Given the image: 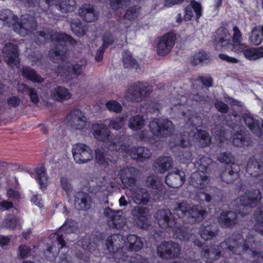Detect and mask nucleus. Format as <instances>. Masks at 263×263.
Listing matches in <instances>:
<instances>
[{"label":"nucleus","mask_w":263,"mask_h":263,"mask_svg":"<svg viewBox=\"0 0 263 263\" xmlns=\"http://www.w3.org/2000/svg\"><path fill=\"white\" fill-rule=\"evenodd\" d=\"M34 40L37 44H44L49 40L54 43L55 49L50 50L49 56L55 63H58L63 59L64 46L66 43L74 46L77 43L71 36L66 34L44 31L36 32Z\"/></svg>","instance_id":"nucleus-1"},{"label":"nucleus","mask_w":263,"mask_h":263,"mask_svg":"<svg viewBox=\"0 0 263 263\" xmlns=\"http://www.w3.org/2000/svg\"><path fill=\"white\" fill-rule=\"evenodd\" d=\"M111 151H117L129 154L133 159L138 160L143 162L149 159L151 157V153L147 148L139 146L130 147L129 146L125 144H117L112 142L109 145Z\"/></svg>","instance_id":"nucleus-2"},{"label":"nucleus","mask_w":263,"mask_h":263,"mask_svg":"<svg viewBox=\"0 0 263 263\" xmlns=\"http://www.w3.org/2000/svg\"><path fill=\"white\" fill-rule=\"evenodd\" d=\"M149 128L152 133L159 137H167L172 135L175 128L173 122L167 119H155L150 122Z\"/></svg>","instance_id":"nucleus-3"},{"label":"nucleus","mask_w":263,"mask_h":263,"mask_svg":"<svg viewBox=\"0 0 263 263\" xmlns=\"http://www.w3.org/2000/svg\"><path fill=\"white\" fill-rule=\"evenodd\" d=\"M181 249L179 245L172 241H164L157 247L158 256L164 259H175L179 257Z\"/></svg>","instance_id":"nucleus-4"},{"label":"nucleus","mask_w":263,"mask_h":263,"mask_svg":"<svg viewBox=\"0 0 263 263\" xmlns=\"http://www.w3.org/2000/svg\"><path fill=\"white\" fill-rule=\"evenodd\" d=\"M147 83L138 82L130 86L126 94V98L131 102H139L151 93Z\"/></svg>","instance_id":"nucleus-5"},{"label":"nucleus","mask_w":263,"mask_h":263,"mask_svg":"<svg viewBox=\"0 0 263 263\" xmlns=\"http://www.w3.org/2000/svg\"><path fill=\"white\" fill-rule=\"evenodd\" d=\"M95 159L100 165L107 169L109 174L116 175L119 167L117 161L113 159L110 154L105 152L104 149H97L95 151Z\"/></svg>","instance_id":"nucleus-6"},{"label":"nucleus","mask_w":263,"mask_h":263,"mask_svg":"<svg viewBox=\"0 0 263 263\" xmlns=\"http://www.w3.org/2000/svg\"><path fill=\"white\" fill-rule=\"evenodd\" d=\"M78 226L77 222L74 220H68L64 223L54 234V237L57 242L59 248H63L66 245V240H68L67 235L70 234L75 233L77 232Z\"/></svg>","instance_id":"nucleus-7"},{"label":"nucleus","mask_w":263,"mask_h":263,"mask_svg":"<svg viewBox=\"0 0 263 263\" xmlns=\"http://www.w3.org/2000/svg\"><path fill=\"white\" fill-rule=\"evenodd\" d=\"M44 2L46 6L43 5L44 11L54 7L62 13L67 14L74 11L76 7L75 0H44Z\"/></svg>","instance_id":"nucleus-8"},{"label":"nucleus","mask_w":263,"mask_h":263,"mask_svg":"<svg viewBox=\"0 0 263 263\" xmlns=\"http://www.w3.org/2000/svg\"><path fill=\"white\" fill-rule=\"evenodd\" d=\"M4 61L10 67H18L20 64L18 47L11 43L5 45L2 49Z\"/></svg>","instance_id":"nucleus-9"},{"label":"nucleus","mask_w":263,"mask_h":263,"mask_svg":"<svg viewBox=\"0 0 263 263\" xmlns=\"http://www.w3.org/2000/svg\"><path fill=\"white\" fill-rule=\"evenodd\" d=\"M72 153L74 160L78 164L87 163L93 158L92 150L84 144L77 143L73 145Z\"/></svg>","instance_id":"nucleus-10"},{"label":"nucleus","mask_w":263,"mask_h":263,"mask_svg":"<svg viewBox=\"0 0 263 263\" xmlns=\"http://www.w3.org/2000/svg\"><path fill=\"white\" fill-rule=\"evenodd\" d=\"M104 215L107 218L108 226L113 229H119L125 224V219L122 210H113L109 208L105 209Z\"/></svg>","instance_id":"nucleus-11"},{"label":"nucleus","mask_w":263,"mask_h":263,"mask_svg":"<svg viewBox=\"0 0 263 263\" xmlns=\"http://www.w3.org/2000/svg\"><path fill=\"white\" fill-rule=\"evenodd\" d=\"M176 35L169 32L161 36L157 44L156 51L159 56H165L171 51L175 45Z\"/></svg>","instance_id":"nucleus-12"},{"label":"nucleus","mask_w":263,"mask_h":263,"mask_svg":"<svg viewBox=\"0 0 263 263\" xmlns=\"http://www.w3.org/2000/svg\"><path fill=\"white\" fill-rule=\"evenodd\" d=\"M67 124L74 129H82L86 125V118L79 109H74L67 116Z\"/></svg>","instance_id":"nucleus-13"},{"label":"nucleus","mask_w":263,"mask_h":263,"mask_svg":"<svg viewBox=\"0 0 263 263\" xmlns=\"http://www.w3.org/2000/svg\"><path fill=\"white\" fill-rule=\"evenodd\" d=\"M245 194L246 195V197L248 199V202L247 203L241 202L240 208L241 207L242 208V211H241L239 210L238 212L234 213L236 218L233 219L231 218V227L237 223V218L239 216L244 217L248 214L247 211H245V210L247 209V206L250 204V203L257 201L258 199L260 198L259 196L260 195V192L258 190H253L251 191H247L245 192Z\"/></svg>","instance_id":"nucleus-14"},{"label":"nucleus","mask_w":263,"mask_h":263,"mask_svg":"<svg viewBox=\"0 0 263 263\" xmlns=\"http://www.w3.org/2000/svg\"><path fill=\"white\" fill-rule=\"evenodd\" d=\"M238 52L243 53V57L248 61H255L263 58V45L258 47H249L245 44L240 45Z\"/></svg>","instance_id":"nucleus-15"},{"label":"nucleus","mask_w":263,"mask_h":263,"mask_svg":"<svg viewBox=\"0 0 263 263\" xmlns=\"http://www.w3.org/2000/svg\"><path fill=\"white\" fill-rule=\"evenodd\" d=\"M156 219L162 229L172 228L175 224L173 214L169 209H160L156 213Z\"/></svg>","instance_id":"nucleus-16"},{"label":"nucleus","mask_w":263,"mask_h":263,"mask_svg":"<svg viewBox=\"0 0 263 263\" xmlns=\"http://www.w3.org/2000/svg\"><path fill=\"white\" fill-rule=\"evenodd\" d=\"M17 26L16 29H18L19 33L24 36L36 28L37 22L34 16L26 14L22 16L21 22Z\"/></svg>","instance_id":"nucleus-17"},{"label":"nucleus","mask_w":263,"mask_h":263,"mask_svg":"<svg viewBox=\"0 0 263 263\" xmlns=\"http://www.w3.org/2000/svg\"><path fill=\"white\" fill-rule=\"evenodd\" d=\"M85 65L84 64H76L66 67H59V73L65 77L68 80L76 78L81 73L82 70L84 69Z\"/></svg>","instance_id":"nucleus-18"},{"label":"nucleus","mask_w":263,"mask_h":263,"mask_svg":"<svg viewBox=\"0 0 263 263\" xmlns=\"http://www.w3.org/2000/svg\"><path fill=\"white\" fill-rule=\"evenodd\" d=\"M136 172V170L134 167H124L120 169L118 176H119L122 184L127 187L135 184Z\"/></svg>","instance_id":"nucleus-19"},{"label":"nucleus","mask_w":263,"mask_h":263,"mask_svg":"<svg viewBox=\"0 0 263 263\" xmlns=\"http://www.w3.org/2000/svg\"><path fill=\"white\" fill-rule=\"evenodd\" d=\"M185 181V174L180 170L170 173L165 177V183L169 186L177 188L181 186Z\"/></svg>","instance_id":"nucleus-20"},{"label":"nucleus","mask_w":263,"mask_h":263,"mask_svg":"<svg viewBox=\"0 0 263 263\" xmlns=\"http://www.w3.org/2000/svg\"><path fill=\"white\" fill-rule=\"evenodd\" d=\"M209 181V177L206 173L203 171H198L191 175L189 182L190 185L194 187L203 189Z\"/></svg>","instance_id":"nucleus-21"},{"label":"nucleus","mask_w":263,"mask_h":263,"mask_svg":"<svg viewBox=\"0 0 263 263\" xmlns=\"http://www.w3.org/2000/svg\"><path fill=\"white\" fill-rule=\"evenodd\" d=\"M125 243V240L123 235L121 234H114L106 240V246L110 252H116L120 249H123Z\"/></svg>","instance_id":"nucleus-22"},{"label":"nucleus","mask_w":263,"mask_h":263,"mask_svg":"<svg viewBox=\"0 0 263 263\" xmlns=\"http://www.w3.org/2000/svg\"><path fill=\"white\" fill-rule=\"evenodd\" d=\"M80 16L87 22H92L98 18V12L90 4H83L79 9Z\"/></svg>","instance_id":"nucleus-23"},{"label":"nucleus","mask_w":263,"mask_h":263,"mask_svg":"<svg viewBox=\"0 0 263 263\" xmlns=\"http://www.w3.org/2000/svg\"><path fill=\"white\" fill-rule=\"evenodd\" d=\"M146 183L149 187L156 190V198L154 197V200H158L160 195L165 191L162 178L158 176L151 175L147 177Z\"/></svg>","instance_id":"nucleus-24"},{"label":"nucleus","mask_w":263,"mask_h":263,"mask_svg":"<svg viewBox=\"0 0 263 263\" xmlns=\"http://www.w3.org/2000/svg\"><path fill=\"white\" fill-rule=\"evenodd\" d=\"M91 197L88 193L78 192L75 195L74 204L79 210H87L90 207Z\"/></svg>","instance_id":"nucleus-25"},{"label":"nucleus","mask_w":263,"mask_h":263,"mask_svg":"<svg viewBox=\"0 0 263 263\" xmlns=\"http://www.w3.org/2000/svg\"><path fill=\"white\" fill-rule=\"evenodd\" d=\"M229 35V31L227 29L223 27L219 28L215 32L214 42L215 43L220 44L223 50L226 48H229L230 46L229 41L227 39V37Z\"/></svg>","instance_id":"nucleus-26"},{"label":"nucleus","mask_w":263,"mask_h":263,"mask_svg":"<svg viewBox=\"0 0 263 263\" xmlns=\"http://www.w3.org/2000/svg\"><path fill=\"white\" fill-rule=\"evenodd\" d=\"M172 163L173 160L171 157H160L154 162V167L157 171L164 173L172 166Z\"/></svg>","instance_id":"nucleus-27"},{"label":"nucleus","mask_w":263,"mask_h":263,"mask_svg":"<svg viewBox=\"0 0 263 263\" xmlns=\"http://www.w3.org/2000/svg\"><path fill=\"white\" fill-rule=\"evenodd\" d=\"M93 135L96 139L100 141L109 140V131L108 128L103 124H96L92 126Z\"/></svg>","instance_id":"nucleus-28"},{"label":"nucleus","mask_w":263,"mask_h":263,"mask_svg":"<svg viewBox=\"0 0 263 263\" xmlns=\"http://www.w3.org/2000/svg\"><path fill=\"white\" fill-rule=\"evenodd\" d=\"M191 6H187L185 8V14L184 19L186 21H189L191 20L193 16V9L196 14V17L197 19L199 18L201 15V7L200 4L195 1H192L191 2Z\"/></svg>","instance_id":"nucleus-29"},{"label":"nucleus","mask_w":263,"mask_h":263,"mask_svg":"<svg viewBox=\"0 0 263 263\" xmlns=\"http://www.w3.org/2000/svg\"><path fill=\"white\" fill-rule=\"evenodd\" d=\"M50 96L53 100L61 102L69 99L71 96L68 90L61 86L54 88L51 92Z\"/></svg>","instance_id":"nucleus-30"},{"label":"nucleus","mask_w":263,"mask_h":263,"mask_svg":"<svg viewBox=\"0 0 263 263\" xmlns=\"http://www.w3.org/2000/svg\"><path fill=\"white\" fill-rule=\"evenodd\" d=\"M217 227L215 224L204 223L200 228L199 234L203 239L208 240L215 235Z\"/></svg>","instance_id":"nucleus-31"},{"label":"nucleus","mask_w":263,"mask_h":263,"mask_svg":"<svg viewBox=\"0 0 263 263\" xmlns=\"http://www.w3.org/2000/svg\"><path fill=\"white\" fill-rule=\"evenodd\" d=\"M150 196L147 191L144 189H137L134 192L133 198L137 204H146L149 200Z\"/></svg>","instance_id":"nucleus-32"},{"label":"nucleus","mask_w":263,"mask_h":263,"mask_svg":"<svg viewBox=\"0 0 263 263\" xmlns=\"http://www.w3.org/2000/svg\"><path fill=\"white\" fill-rule=\"evenodd\" d=\"M127 243L131 251H138L143 246L142 238L135 234H130L127 237Z\"/></svg>","instance_id":"nucleus-33"},{"label":"nucleus","mask_w":263,"mask_h":263,"mask_svg":"<svg viewBox=\"0 0 263 263\" xmlns=\"http://www.w3.org/2000/svg\"><path fill=\"white\" fill-rule=\"evenodd\" d=\"M253 217L255 221L254 225V230L260 234H263V205L257 208L254 211Z\"/></svg>","instance_id":"nucleus-34"},{"label":"nucleus","mask_w":263,"mask_h":263,"mask_svg":"<svg viewBox=\"0 0 263 263\" xmlns=\"http://www.w3.org/2000/svg\"><path fill=\"white\" fill-rule=\"evenodd\" d=\"M221 251L216 247H210L208 248L203 249L201 255L203 259L206 261H212L217 259L220 257Z\"/></svg>","instance_id":"nucleus-35"},{"label":"nucleus","mask_w":263,"mask_h":263,"mask_svg":"<svg viewBox=\"0 0 263 263\" xmlns=\"http://www.w3.org/2000/svg\"><path fill=\"white\" fill-rule=\"evenodd\" d=\"M22 76L30 81L41 83L43 79L37 74L36 71L32 68L28 66H23L21 70Z\"/></svg>","instance_id":"nucleus-36"},{"label":"nucleus","mask_w":263,"mask_h":263,"mask_svg":"<svg viewBox=\"0 0 263 263\" xmlns=\"http://www.w3.org/2000/svg\"><path fill=\"white\" fill-rule=\"evenodd\" d=\"M232 143L237 147L248 146L250 145L251 140L245 133L237 132L233 136Z\"/></svg>","instance_id":"nucleus-37"},{"label":"nucleus","mask_w":263,"mask_h":263,"mask_svg":"<svg viewBox=\"0 0 263 263\" xmlns=\"http://www.w3.org/2000/svg\"><path fill=\"white\" fill-rule=\"evenodd\" d=\"M122 56L124 66L125 68L138 70L139 65L137 61L133 58L132 53L129 51H123Z\"/></svg>","instance_id":"nucleus-38"},{"label":"nucleus","mask_w":263,"mask_h":263,"mask_svg":"<svg viewBox=\"0 0 263 263\" xmlns=\"http://www.w3.org/2000/svg\"><path fill=\"white\" fill-rule=\"evenodd\" d=\"M205 211L200 209L197 206H191L186 217L193 218L195 221H201L206 215Z\"/></svg>","instance_id":"nucleus-39"},{"label":"nucleus","mask_w":263,"mask_h":263,"mask_svg":"<svg viewBox=\"0 0 263 263\" xmlns=\"http://www.w3.org/2000/svg\"><path fill=\"white\" fill-rule=\"evenodd\" d=\"M72 31L79 37H81L85 34L87 30L86 26L83 25L79 20H73L70 23Z\"/></svg>","instance_id":"nucleus-40"},{"label":"nucleus","mask_w":263,"mask_h":263,"mask_svg":"<svg viewBox=\"0 0 263 263\" xmlns=\"http://www.w3.org/2000/svg\"><path fill=\"white\" fill-rule=\"evenodd\" d=\"M191 205L186 202L177 203L176 206L174 208V212L179 217H184L187 216Z\"/></svg>","instance_id":"nucleus-41"},{"label":"nucleus","mask_w":263,"mask_h":263,"mask_svg":"<svg viewBox=\"0 0 263 263\" xmlns=\"http://www.w3.org/2000/svg\"><path fill=\"white\" fill-rule=\"evenodd\" d=\"M243 118L246 125L251 130L257 129L259 133V135H262V132L260 127L259 126V121L254 119L252 117L248 115H245Z\"/></svg>","instance_id":"nucleus-42"},{"label":"nucleus","mask_w":263,"mask_h":263,"mask_svg":"<svg viewBox=\"0 0 263 263\" xmlns=\"http://www.w3.org/2000/svg\"><path fill=\"white\" fill-rule=\"evenodd\" d=\"M195 138L198 140L202 147L207 146L211 142V137L205 131L197 130L194 134Z\"/></svg>","instance_id":"nucleus-43"},{"label":"nucleus","mask_w":263,"mask_h":263,"mask_svg":"<svg viewBox=\"0 0 263 263\" xmlns=\"http://www.w3.org/2000/svg\"><path fill=\"white\" fill-rule=\"evenodd\" d=\"M191 236V230L185 227L178 228L174 234V237L182 241H187Z\"/></svg>","instance_id":"nucleus-44"},{"label":"nucleus","mask_w":263,"mask_h":263,"mask_svg":"<svg viewBox=\"0 0 263 263\" xmlns=\"http://www.w3.org/2000/svg\"><path fill=\"white\" fill-rule=\"evenodd\" d=\"M233 35L232 37L231 50H233L237 47L238 49L240 48V45H241L242 35L238 28L235 26L233 28Z\"/></svg>","instance_id":"nucleus-45"},{"label":"nucleus","mask_w":263,"mask_h":263,"mask_svg":"<svg viewBox=\"0 0 263 263\" xmlns=\"http://www.w3.org/2000/svg\"><path fill=\"white\" fill-rule=\"evenodd\" d=\"M144 125V120L140 115L133 116L129 119V127L133 130L141 129Z\"/></svg>","instance_id":"nucleus-46"},{"label":"nucleus","mask_w":263,"mask_h":263,"mask_svg":"<svg viewBox=\"0 0 263 263\" xmlns=\"http://www.w3.org/2000/svg\"><path fill=\"white\" fill-rule=\"evenodd\" d=\"M0 20L7 23L14 25L16 22L17 16L9 9H4L0 12Z\"/></svg>","instance_id":"nucleus-47"},{"label":"nucleus","mask_w":263,"mask_h":263,"mask_svg":"<svg viewBox=\"0 0 263 263\" xmlns=\"http://www.w3.org/2000/svg\"><path fill=\"white\" fill-rule=\"evenodd\" d=\"M36 179L41 187H45L47 184L48 177L46 173L45 167H40L36 169Z\"/></svg>","instance_id":"nucleus-48"},{"label":"nucleus","mask_w":263,"mask_h":263,"mask_svg":"<svg viewBox=\"0 0 263 263\" xmlns=\"http://www.w3.org/2000/svg\"><path fill=\"white\" fill-rule=\"evenodd\" d=\"M243 104L241 102L231 97V115L239 116L242 112Z\"/></svg>","instance_id":"nucleus-49"},{"label":"nucleus","mask_w":263,"mask_h":263,"mask_svg":"<svg viewBox=\"0 0 263 263\" xmlns=\"http://www.w3.org/2000/svg\"><path fill=\"white\" fill-rule=\"evenodd\" d=\"M250 42L255 46L259 45L262 42V38L260 34V31L256 27L252 29L249 37Z\"/></svg>","instance_id":"nucleus-50"},{"label":"nucleus","mask_w":263,"mask_h":263,"mask_svg":"<svg viewBox=\"0 0 263 263\" xmlns=\"http://www.w3.org/2000/svg\"><path fill=\"white\" fill-rule=\"evenodd\" d=\"M60 186L67 195H69L72 191L73 186L71 180L66 177L63 176L61 178Z\"/></svg>","instance_id":"nucleus-51"},{"label":"nucleus","mask_w":263,"mask_h":263,"mask_svg":"<svg viewBox=\"0 0 263 263\" xmlns=\"http://www.w3.org/2000/svg\"><path fill=\"white\" fill-rule=\"evenodd\" d=\"M230 212H223L218 217V223L223 228H229L230 226V218L229 216Z\"/></svg>","instance_id":"nucleus-52"},{"label":"nucleus","mask_w":263,"mask_h":263,"mask_svg":"<svg viewBox=\"0 0 263 263\" xmlns=\"http://www.w3.org/2000/svg\"><path fill=\"white\" fill-rule=\"evenodd\" d=\"M140 7L138 6L131 7L127 10L124 17L128 20H134L137 18L139 13Z\"/></svg>","instance_id":"nucleus-53"},{"label":"nucleus","mask_w":263,"mask_h":263,"mask_svg":"<svg viewBox=\"0 0 263 263\" xmlns=\"http://www.w3.org/2000/svg\"><path fill=\"white\" fill-rule=\"evenodd\" d=\"M20 223V219L10 216L7 217L3 222L4 227L8 228L14 229Z\"/></svg>","instance_id":"nucleus-54"},{"label":"nucleus","mask_w":263,"mask_h":263,"mask_svg":"<svg viewBox=\"0 0 263 263\" xmlns=\"http://www.w3.org/2000/svg\"><path fill=\"white\" fill-rule=\"evenodd\" d=\"M106 106L109 111H114L116 113L121 112L122 106L118 102L111 100L106 103Z\"/></svg>","instance_id":"nucleus-55"},{"label":"nucleus","mask_w":263,"mask_h":263,"mask_svg":"<svg viewBox=\"0 0 263 263\" xmlns=\"http://www.w3.org/2000/svg\"><path fill=\"white\" fill-rule=\"evenodd\" d=\"M132 213L134 218L148 217V212L145 208L135 207Z\"/></svg>","instance_id":"nucleus-56"},{"label":"nucleus","mask_w":263,"mask_h":263,"mask_svg":"<svg viewBox=\"0 0 263 263\" xmlns=\"http://www.w3.org/2000/svg\"><path fill=\"white\" fill-rule=\"evenodd\" d=\"M31 249L26 245H21L18 248V253L21 258L29 257L30 255Z\"/></svg>","instance_id":"nucleus-57"},{"label":"nucleus","mask_w":263,"mask_h":263,"mask_svg":"<svg viewBox=\"0 0 263 263\" xmlns=\"http://www.w3.org/2000/svg\"><path fill=\"white\" fill-rule=\"evenodd\" d=\"M114 255V258L117 262L121 263L127 260L128 256L126 253H124L122 249H120L116 252H111Z\"/></svg>","instance_id":"nucleus-58"},{"label":"nucleus","mask_w":263,"mask_h":263,"mask_svg":"<svg viewBox=\"0 0 263 263\" xmlns=\"http://www.w3.org/2000/svg\"><path fill=\"white\" fill-rule=\"evenodd\" d=\"M123 125V119L118 118L110 120L108 126L112 129L119 130Z\"/></svg>","instance_id":"nucleus-59"},{"label":"nucleus","mask_w":263,"mask_h":263,"mask_svg":"<svg viewBox=\"0 0 263 263\" xmlns=\"http://www.w3.org/2000/svg\"><path fill=\"white\" fill-rule=\"evenodd\" d=\"M207 54L204 52H198L194 55L192 63L194 65H197L207 59Z\"/></svg>","instance_id":"nucleus-60"},{"label":"nucleus","mask_w":263,"mask_h":263,"mask_svg":"<svg viewBox=\"0 0 263 263\" xmlns=\"http://www.w3.org/2000/svg\"><path fill=\"white\" fill-rule=\"evenodd\" d=\"M136 224L143 229H147L149 227L148 222V217L134 218Z\"/></svg>","instance_id":"nucleus-61"},{"label":"nucleus","mask_w":263,"mask_h":263,"mask_svg":"<svg viewBox=\"0 0 263 263\" xmlns=\"http://www.w3.org/2000/svg\"><path fill=\"white\" fill-rule=\"evenodd\" d=\"M25 6L29 7H34L38 4L40 7L43 10V5L46 6L44 0H21Z\"/></svg>","instance_id":"nucleus-62"},{"label":"nucleus","mask_w":263,"mask_h":263,"mask_svg":"<svg viewBox=\"0 0 263 263\" xmlns=\"http://www.w3.org/2000/svg\"><path fill=\"white\" fill-rule=\"evenodd\" d=\"M196 200L203 203L204 201L209 202L211 201L212 197L211 195L205 193L204 192H198L195 196Z\"/></svg>","instance_id":"nucleus-63"},{"label":"nucleus","mask_w":263,"mask_h":263,"mask_svg":"<svg viewBox=\"0 0 263 263\" xmlns=\"http://www.w3.org/2000/svg\"><path fill=\"white\" fill-rule=\"evenodd\" d=\"M7 196L9 199L14 202H18L20 199L19 193L13 189H10L7 191Z\"/></svg>","instance_id":"nucleus-64"}]
</instances>
